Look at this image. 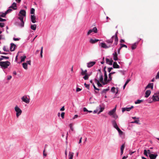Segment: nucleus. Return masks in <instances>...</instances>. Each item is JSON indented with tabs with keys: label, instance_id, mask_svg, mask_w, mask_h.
Wrapping results in <instances>:
<instances>
[{
	"label": "nucleus",
	"instance_id": "obj_1",
	"mask_svg": "<svg viewBox=\"0 0 159 159\" xmlns=\"http://www.w3.org/2000/svg\"><path fill=\"white\" fill-rule=\"evenodd\" d=\"M99 72L98 74V80L100 82L102 83L103 84L105 85L107 84V79L108 78L107 72L105 69L103 70L104 71V79L103 80L102 74L100 71V70H99Z\"/></svg>",
	"mask_w": 159,
	"mask_h": 159
},
{
	"label": "nucleus",
	"instance_id": "obj_2",
	"mask_svg": "<svg viewBox=\"0 0 159 159\" xmlns=\"http://www.w3.org/2000/svg\"><path fill=\"white\" fill-rule=\"evenodd\" d=\"M19 17L18 18L20 20L21 23L19 24V25L21 27H23L24 25V22L23 21L24 17L26 16V12L24 10H21L19 12L18 14Z\"/></svg>",
	"mask_w": 159,
	"mask_h": 159
},
{
	"label": "nucleus",
	"instance_id": "obj_3",
	"mask_svg": "<svg viewBox=\"0 0 159 159\" xmlns=\"http://www.w3.org/2000/svg\"><path fill=\"white\" fill-rule=\"evenodd\" d=\"M14 110L16 112V117L17 118H18L22 113V111L17 105H16L15 107Z\"/></svg>",
	"mask_w": 159,
	"mask_h": 159
},
{
	"label": "nucleus",
	"instance_id": "obj_4",
	"mask_svg": "<svg viewBox=\"0 0 159 159\" xmlns=\"http://www.w3.org/2000/svg\"><path fill=\"white\" fill-rule=\"evenodd\" d=\"M10 63L9 61H2L0 66L3 69H6L10 66Z\"/></svg>",
	"mask_w": 159,
	"mask_h": 159
},
{
	"label": "nucleus",
	"instance_id": "obj_5",
	"mask_svg": "<svg viewBox=\"0 0 159 159\" xmlns=\"http://www.w3.org/2000/svg\"><path fill=\"white\" fill-rule=\"evenodd\" d=\"M21 100L22 102L27 104L29 103L30 102L29 97H28L27 95H24L22 96L21 98Z\"/></svg>",
	"mask_w": 159,
	"mask_h": 159
},
{
	"label": "nucleus",
	"instance_id": "obj_6",
	"mask_svg": "<svg viewBox=\"0 0 159 159\" xmlns=\"http://www.w3.org/2000/svg\"><path fill=\"white\" fill-rule=\"evenodd\" d=\"M98 30L96 27H93V29L89 30L87 34V35H92L93 34V32L96 33L97 32Z\"/></svg>",
	"mask_w": 159,
	"mask_h": 159
},
{
	"label": "nucleus",
	"instance_id": "obj_7",
	"mask_svg": "<svg viewBox=\"0 0 159 159\" xmlns=\"http://www.w3.org/2000/svg\"><path fill=\"white\" fill-rule=\"evenodd\" d=\"M99 46H100L101 48H107L111 46V45H107L105 43H100L99 44Z\"/></svg>",
	"mask_w": 159,
	"mask_h": 159
},
{
	"label": "nucleus",
	"instance_id": "obj_8",
	"mask_svg": "<svg viewBox=\"0 0 159 159\" xmlns=\"http://www.w3.org/2000/svg\"><path fill=\"white\" fill-rule=\"evenodd\" d=\"M133 108L134 106H131L130 107H129L122 108V111L123 112H124L125 111H129Z\"/></svg>",
	"mask_w": 159,
	"mask_h": 159
},
{
	"label": "nucleus",
	"instance_id": "obj_9",
	"mask_svg": "<svg viewBox=\"0 0 159 159\" xmlns=\"http://www.w3.org/2000/svg\"><path fill=\"white\" fill-rule=\"evenodd\" d=\"M152 100L154 102L159 101V97L156 94H154L152 97Z\"/></svg>",
	"mask_w": 159,
	"mask_h": 159
},
{
	"label": "nucleus",
	"instance_id": "obj_10",
	"mask_svg": "<svg viewBox=\"0 0 159 159\" xmlns=\"http://www.w3.org/2000/svg\"><path fill=\"white\" fill-rule=\"evenodd\" d=\"M116 106L112 110L109 111L108 113V115H109L110 116H112L113 115H114L116 112Z\"/></svg>",
	"mask_w": 159,
	"mask_h": 159
},
{
	"label": "nucleus",
	"instance_id": "obj_11",
	"mask_svg": "<svg viewBox=\"0 0 159 159\" xmlns=\"http://www.w3.org/2000/svg\"><path fill=\"white\" fill-rule=\"evenodd\" d=\"M96 62L95 61H90L88 62L87 64V67L88 68H90L93 66L95 64Z\"/></svg>",
	"mask_w": 159,
	"mask_h": 159
},
{
	"label": "nucleus",
	"instance_id": "obj_12",
	"mask_svg": "<svg viewBox=\"0 0 159 159\" xmlns=\"http://www.w3.org/2000/svg\"><path fill=\"white\" fill-rule=\"evenodd\" d=\"M36 16L34 15H31V21L32 23H35L36 22Z\"/></svg>",
	"mask_w": 159,
	"mask_h": 159
},
{
	"label": "nucleus",
	"instance_id": "obj_13",
	"mask_svg": "<svg viewBox=\"0 0 159 159\" xmlns=\"http://www.w3.org/2000/svg\"><path fill=\"white\" fill-rule=\"evenodd\" d=\"M112 124L113 126V127L115 128L117 130L118 129H119L117 125V124L115 120H113L112 121Z\"/></svg>",
	"mask_w": 159,
	"mask_h": 159
},
{
	"label": "nucleus",
	"instance_id": "obj_14",
	"mask_svg": "<svg viewBox=\"0 0 159 159\" xmlns=\"http://www.w3.org/2000/svg\"><path fill=\"white\" fill-rule=\"evenodd\" d=\"M106 63L109 65L112 64L113 61L112 59H109L108 58H106Z\"/></svg>",
	"mask_w": 159,
	"mask_h": 159
},
{
	"label": "nucleus",
	"instance_id": "obj_15",
	"mask_svg": "<svg viewBox=\"0 0 159 159\" xmlns=\"http://www.w3.org/2000/svg\"><path fill=\"white\" fill-rule=\"evenodd\" d=\"M92 73V72H91L89 73H88L87 74L85 75L83 77V78L85 80H88L89 76L91 75Z\"/></svg>",
	"mask_w": 159,
	"mask_h": 159
},
{
	"label": "nucleus",
	"instance_id": "obj_16",
	"mask_svg": "<svg viewBox=\"0 0 159 159\" xmlns=\"http://www.w3.org/2000/svg\"><path fill=\"white\" fill-rule=\"evenodd\" d=\"M74 153L73 152H69L68 154V159H73V158Z\"/></svg>",
	"mask_w": 159,
	"mask_h": 159
},
{
	"label": "nucleus",
	"instance_id": "obj_17",
	"mask_svg": "<svg viewBox=\"0 0 159 159\" xmlns=\"http://www.w3.org/2000/svg\"><path fill=\"white\" fill-rule=\"evenodd\" d=\"M16 46L13 43H11V47H10V50L12 52L15 49L16 47Z\"/></svg>",
	"mask_w": 159,
	"mask_h": 159
},
{
	"label": "nucleus",
	"instance_id": "obj_18",
	"mask_svg": "<svg viewBox=\"0 0 159 159\" xmlns=\"http://www.w3.org/2000/svg\"><path fill=\"white\" fill-rule=\"evenodd\" d=\"M157 156V154H150L149 155L150 159H156Z\"/></svg>",
	"mask_w": 159,
	"mask_h": 159
},
{
	"label": "nucleus",
	"instance_id": "obj_19",
	"mask_svg": "<svg viewBox=\"0 0 159 159\" xmlns=\"http://www.w3.org/2000/svg\"><path fill=\"white\" fill-rule=\"evenodd\" d=\"M99 40V39H90L89 42L93 44L98 42Z\"/></svg>",
	"mask_w": 159,
	"mask_h": 159
},
{
	"label": "nucleus",
	"instance_id": "obj_20",
	"mask_svg": "<svg viewBox=\"0 0 159 159\" xmlns=\"http://www.w3.org/2000/svg\"><path fill=\"white\" fill-rule=\"evenodd\" d=\"M112 55L113 56V59L115 61H117L118 60L117 54V52H114V53H113Z\"/></svg>",
	"mask_w": 159,
	"mask_h": 159
},
{
	"label": "nucleus",
	"instance_id": "obj_21",
	"mask_svg": "<svg viewBox=\"0 0 159 159\" xmlns=\"http://www.w3.org/2000/svg\"><path fill=\"white\" fill-rule=\"evenodd\" d=\"M151 91L150 90H147L146 91L145 97L146 98H148L150 95Z\"/></svg>",
	"mask_w": 159,
	"mask_h": 159
},
{
	"label": "nucleus",
	"instance_id": "obj_22",
	"mask_svg": "<svg viewBox=\"0 0 159 159\" xmlns=\"http://www.w3.org/2000/svg\"><path fill=\"white\" fill-rule=\"evenodd\" d=\"M10 8H12L13 10H15L17 9L16 4L15 2H13Z\"/></svg>",
	"mask_w": 159,
	"mask_h": 159
},
{
	"label": "nucleus",
	"instance_id": "obj_23",
	"mask_svg": "<svg viewBox=\"0 0 159 159\" xmlns=\"http://www.w3.org/2000/svg\"><path fill=\"white\" fill-rule=\"evenodd\" d=\"M113 67L114 68H119L120 66L118 65L116 62H114L113 65Z\"/></svg>",
	"mask_w": 159,
	"mask_h": 159
},
{
	"label": "nucleus",
	"instance_id": "obj_24",
	"mask_svg": "<svg viewBox=\"0 0 159 159\" xmlns=\"http://www.w3.org/2000/svg\"><path fill=\"white\" fill-rule=\"evenodd\" d=\"M117 32L116 33L115 35L113 36L112 37V38L113 39L114 38L115 39V42H118V38L117 34Z\"/></svg>",
	"mask_w": 159,
	"mask_h": 159
},
{
	"label": "nucleus",
	"instance_id": "obj_25",
	"mask_svg": "<svg viewBox=\"0 0 159 159\" xmlns=\"http://www.w3.org/2000/svg\"><path fill=\"white\" fill-rule=\"evenodd\" d=\"M117 130L120 136L122 137L123 135V132L119 128Z\"/></svg>",
	"mask_w": 159,
	"mask_h": 159
},
{
	"label": "nucleus",
	"instance_id": "obj_26",
	"mask_svg": "<svg viewBox=\"0 0 159 159\" xmlns=\"http://www.w3.org/2000/svg\"><path fill=\"white\" fill-rule=\"evenodd\" d=\"M153 84L152 83H151L148 84V85L146 87V89L151 88L152 89L153 88Z\"/></svg>",
	"mask_w": 159,
	"mask_h": 159
},
{
	"label": "nucleus",
	"instance_id": "obj_27",
	"mask_svg": "<svg viewBox=\"0 0 159 159\" xmlns=\"http://www.w3.org/2000/svg\"><path fill=\"white\" fill-rule=\"evenodd\" d=\"M106 42L110 44V45H111V44L113 42V39L111 38L110 39L107 40L106 41Z\"/></svg>",
	"mask_w": 159,
	"mask_h": 159
},
{
	"label": "nucleus",
	"instance_id": "obj_28",
	"mask_svg": "<svg viewBox=\"0 0 159 159\" xmlns=\"http://www.w3.org/2000/svg\"><path fill=\"white\" fill-rule=\"evenodd\" d=\"M81 74L82 75H84L85 74H87L88 73H87V70H84L82 69H81Z\"/></svg>",
	"mask_w": 159,
	"mask_h": 159
},
{
	"label": "nucleus",
	"instance_id": "obj_29",
	"mask_svg": "<svg viewBox=\"0 0 159 159\" xmlns=\"http://www.w3.org/2000/svg\"><path fill=\"white\" fill-rule=\"evenodd\" d=\"M36 27H37V26H36V25L34 24L33 25H31L30 28L32 30H35L36 29Z\"/></svg>",
	"mask_w": 159,
	"mask_h": 159
},
{
	"label": "nucleus",
	"instance_id": "obj_30",
	"mask_svg": "<svg viewBox=\"0 0 159 159\" xmlns=\"http://www.w3.org/2000/svg\"><path fill=\"white\" fill-rule=\"evenodd\" d=\"M23 67L25 69L27 70L28 69L27 63L25 62L23 63L22 64Z\"/></svg>",
	"mask_w": 159,
	"mask_h": 159
},
{
	"label": "nucleus",
	"instance_id": "obj_31",
	"mask_svg": "<svg viewBox=\"0 0 159 159\" xmlns=\"http://www.w3.org/2000/svg\"><path fill=\"white\" fill-rule=\"evenodd\" d=\"M109 76V78L108 79H107V83L108 82H109L110 81H111L112 80V77L111 76V74H109L108 75Z\"/></svg>",
	"mask_w": 159,
	"mask_h": 159
},
{
	"label": "nucleus",
	"instance_id": "obj_32",
	"mask_svg": "<svg viewBox=\"0 0 159 159\" xmlns=\"http://www.w3.org/2000/svg\"><path fill=\"white\" fill-rule=\"evenodd\" d=\"M26 58V56L25 55H24L23 56L21 57H20L21 62L24 61Z\"/></svg>",
	"mask_w": 159,
	"mask_h": 159
},
{
	"label": "nucleus",
	"instance_id": "obj_33",
	"mask_svg": "<svg viewBox=\"0 0 159 159\" xmlns=\"http://www.w3.org/2000/svg\"><path fill=\"white\" fill-rule=\"evenodd\" d=\"M137 120L133 121H132V122H131V123H136V124H139V118H137Z\"/></svg>",
	"mask_w": 159,
	"mask_h": 159
},
{
	"label": "nucleus",
	"instance_id": "obj_34",
	"mask_svg": "<svg viewBox=\"0 0 159 159\" xmlns=\"http://www.w3.org/2000/svg\"><path fill=\"white\" fill-rule=\"evenodd\" d=\"M143 101V100H138L136 101L135 102V103L136 104H139L140 103L142 102Z\"/></svg>",
	"mask_w": 159,
	"mask_h": 159
},
{
	"label": "nucleus",
	"instance_id": "obj_35",
	"mask_svg": "<svg viewBox=\"0 0 159 159\" xmlns=\"http://www.w3.org/2000/svg\"><path fill=\"white\" fill-rule=\"evenodd\" d=\"M3 49L4 51L9 52V50L8 48L4 46L3 47Z\"/></svg>",
	"mask_w": 159,
	"mask_h": 159
},
{
	"label": "nucleus",
	"instance_id": "obj_36",
	"mask_svg": "<svg viewBox=\"0 0 159 159\" xmlns=\"http://www.w3.org/2000/svg\"><path fill=\"white\" fill-rule=\"evenodd\" d=\"M69 126L70 127V129L72 131L74 130V128L73 127V125L72 123H70L69 124Z\"/></svg>",
	"mask_w": 159,
	"mask_h": 159
},
{
	"label": "nucleus",
	"instance_id": "obj_37",
	"mask_svg": "<svg viewBox=\"0 0 159 159\" xmlns=\"http://www.w3.org/2000/svg\"><path fill=\"white\" fill-rule=\"evenodd\" d=\"M136 48V43H134L133 44L132 46V49L133 50L134 49H135Z\"/></svg>",
	"mask_w": 159,
	"mask_h": 159
},
{
	"label": "nucleus",
	"instance_id": "obj_38",
	"mask_svg": "<svg viewBox=\"0 0 159 159\" xmlns=\"http://www.w3.org/2000/svg\"><path fill=\"white\" fill-rule=\"evenodd\" d=\"M1 58V60H2L4 58L6 59H8L9 58V57H6L5 56H1V58Z\"/></svg>",
	"mask_w": 159,
	"mask_h": 159
},
{
	"label": "nucleus",
	"instance_id": "obj_39",
	"mask_svg": "<svg viewBox=\"0 0 159 159\" xmlns=\"http://www.w3.org/2000/svg\"><path fill=\"white\" fill-rule=\"evenodd\" d=\"M84 85L89 90V84H87L86 83H85L84 84Z\"/></svg>",
	"mask_w": 159,
	"mask_h": 159
},
{
	"label": "nucleus",
	"instance_id": "obj_40",
	"mask_svg": "<svg viewBox=\"0 0 159 159\" xmlns=\"http://www.w3.org/2000/svg\"><path fill=\"white\" fill-rule=\"evenodd\" d=\"M6 14H7V13H6V12H5L4 13H2L0 14V16L2 17H5Z\"/></svg>",
	"mask_w": 159,
	"mask_h": 159
},
{
	"label": "nucleus",
	"instance_id": "obj_41",
	"mask_svg": "<svg viewBox=\"0 0 159 159\" xmlns=\"http://www.w3.org/2000/svg\"><path fill=\"white\" fill-rule=\"evenodd\" d=\"M115 88L114 87H113L111 89V91L112 92L115 93H117V92H115Z\"/></svg>",
	"mask_w": 159,
	"mask_h": 159
},
{
	"label": "nucleus",
	"instance_id": "obj_42",
	"mask_svg": "<svg viewBox=\"0 0 159 159\" xmlns=\"http://www.w3.org/2000/svg\"><path fill=\"white\" fill-rule=\"evenodd\" d=\"M35 11V9L33 8H32L30 10V13L31 14H34Z\"/></svg>",
	"mask_w": 159,
	"mask_h": 159
},
{
	"label": "nucleus",
	"instance_id": "obj_43",
	"mask_svg": "<svg viewBox=\"0 0 159 159\" xmlns=\"http://www.w3.org/2000/svg\"><path fill=\"white\" fill-rule=\"evenodd\" d=\"M11 8H10L8 9L6 12L7 14L8 13L10 12L11 11H12V9H11Z\"/></svg>",
	"mask_w": 159,
	"mask_h": 159
},
{
	"label": "nucleus",
	"instance_id": "obj_44",
	"mask_svg": "<svg viewBox=\"0 0 159 159\" xmlns=\"http://www.w3.org/2000/svg\"><path fill=\"white\" fill-rule=\"evenodd\" d=\"M120 48H122L123 47H125V48H127V46L125 45V44H120Z\"/></svg>",
	"mask_w": 159,
	"mask_h": 159
},
{
	"label": "nucleus",
	"instance_id": "obj_45",
	"mask_svg": "<svg viewBox=\"0 0 159 159\" xmlns=\"http://www.w3.org/2000/svg\"><path fill=\"white\" fill-rule=\"evenodd\" d=\"M100 81H99L98 80L97 82V84L98 86L99 87H101L102 86V85L101 84H100Z\"/></svg>",
	"mask_w": 159,
	"mask_h": 159
},
{
	"label": "nucleus",
	"instance_id": "obj_46",
	"mask_svg": "<svg viewBox=\"0 0 159 159\" xmlns=\"http://www.w3.org/2000/svg\"><path fill=\"white\" fill-rule=\"evenodd\" d=\"M144 154L147 157H148V152H147V151L146 150H144Z\"/></svg>",
	"mask_w": 159,
	"mask_h": 159
},
{
	"label": "nucleus",
	"instance_id": "obj_47",
	"mask_svg": "<svg viewBox=\"0 0 159 159\" xmlns=\"http://www.w3.org/2000/svg\"><path fill=\"white\" fill-rule=\"evenodd\" d=\"M112 116L116 119H117L118 117L117 115L115 113L112 115Z\"/></svg>",
	"mask_w": 159,
	"mask_h": 159
},
{
	"label": "nucleus",
	"instance_id": "obj_48",
	"mask_svg": "<svg viewBox=\"0 0 159 159\" xmlns=\"http://www.w3.org/2000/svg\"><path fill=\"white\" fill-rule=\"evenodd\" d=\"M65 113L64 112H62L61 114V116L62 119H64V115H65Z\"/></svg>",
	"mask_w": 159,
	"mask_h": 159
},
{
	"label": "nucleus",
	"instance_id": "obj_49",
	"mask_svg": "<svg viewBox=\"0 0 159 159\" xmlns=\"http://www.w3.org/2000/svg\"><path fill=\"white\" fill-rule=\"evenodd\" d=\"M109 90V89H104L102 91V93H106L107 91H108Z\"/></svg>",
	"mask_w": 159,
	"mask_h": 159
},
{
	"label": "nucleus",
	"instance_id": "obj_50",
	"mask_svg": "<svg viewBox=\"0 0 159 159\" xmlns=\"http://www.w3.org/2000/svg\"><path fill=\"white\" fill-rule=\"evenodd\" d=\"M125 147V144H123L121 147L120 150H123L124 149Z\"/></svg>",
	"mask_w": 159,
	"mask_h": 159
},
{
	"label": "nucleus",
	"instance_id": "obj_51",
	"mask_svg": "<svg viewBox=\"0 0 159 159\" xmlns=\"http://www.w3.org/2000/svg\"><path fill=\"white\" fill-rule=\"evenodd\" d=\"M78 117V115H74V117L72 118V120H73L76 118H77Z\"/></svg>",
	"mask_w": 159,
	"mask_h": 159
},
{
	"label": "nucleus",
	"instance_id": "obj_52",
	"mask_svg": "<svg viewBox=\"0 0 159 159\" xmlns=\"http://www.w3.org/2000/svg\"><path fill=\"white\" fill-rule=\"evenodd\" d=\"M155 78H156V79H159V71L157 72V75L156 76Z\"/></svg>",
	"mask_w": 159,
	"mask_h": 159
},
{
	"label": "nucleus",
	"instance_id": "obj_53",
	"mask_svg": "<svg viewBox=\"0 0 159 159\" xmlns=\"http://www.w3.org/2000/svg\"><path fill=\"white\" fill-rule=\"evenodd\" d=\"M4 26V24L3 22H0V26L1 27H3Z\"/></svg>",
	"mask_w": 159,
	"mask_h": 159
},
{
	"label": "nucleus",
	"instance_id": "obj_54",
	"mask_svg": "<svg viewBox=\"0 0 159 159\" xmlns=\"http://www.w3.org/2000/svg\"><path fill=\"white\" fill-rule=\"evenodd\" d=\"M81 90H82V89L80 88H77L76 89V92H79L81 91Z\"/></svg>",
	"mask_w": 159,
	"mask_h": 159
},
{
	"label": "nucleus",
	"instance_id": "obj_55",
	"mask_svg": "<svg viewBox=\"0 0 159 159\" xmlns=\"http://www.w3.org/2000/svg\"><path fill=\"white\" fill-rule=\"evenodd\" d=\"M4 39V35H0V39Z\"/></svg>",
	"mask_w": 159,
	"mask_h": 159
},
{
	"label": "nucleus",
	"instance_id": "obj_56",
	"mask_svg": "<svg viewBox=\"0 0 159 159\" xmlns=\"http://www.w3.org/2000/svg\"><path fill=\"white\" fill-rule=\"evenodd\" d=\"M20 39V38H13V40L14 41H18Z\"/></svg>",
	"mask_w": 159,
	"mask_h": 159
},
{
	"label": "nucleus",
	"instance_id": "obj_57",
	"mask_svg": "<svg viewBox=\"0 0 159 159\" xmlns=\"http://www.w3.org/2000/svg\"><path fill=\"white\" fill-rule=\"evenodd\" d=\"M6 20V19H3L2 18H1V17H0V22H3L4 21Z\"/></svg>",
	"mask_w": 159,
	"mask_h": 159
},
{
	"label": "nucleus",
	"instance_id": "obj_58",
	"mask_svg": "<svg viewBox=\"0 0 159 159\" xmlns=\"http://www.w3.org/2000/svg\"><path fill=\"white\" fill-rule=\"evenodd\" d=\"M112 69V67L108 68V72H110Z\"/></svg>",
	"mask_w": 159,
	"mask_h": 159
},
{
	"label": "nucleus",
	"instance_id": "obj_59",
	"mask_svg": "<svg viewBox=\"0 0 159 159\" xmlns=\"http://www.w3.org/2000/svg\"><path fill=\"white\" fill-rule=\"evenodd\" d=\"M130 81V80L129 79H127V80L126 81L125 84H127L129 82V81Z\"/></svg>",
	"mask_w": 159,
	"mask_h": 159
},
{
	"label": "nucleus",
	"instance_id": "obj_60",
	"mask_svg": "<svg viewBox=\"0 0 159 159\" xmlns=\"http://www.w3.org/2000/svg\"><path fill=\"white\" fill-rule=\"evenodd\" d=\"M83 111L84 112L87 111L88 112V110L86 109V107H84L83 108Z\"/></svg>",
	"mask_w": 159,
	"mask_h": 159
},
{
	"label": "nucleus",
	"instance_id": "obj_61",
	"mask_svg": "<svg viewBox=\"0 0 159 159\" xmlns=\"http://www.w3.org/2000/svg\"><path fill=\"white\" fill-rule=\"evenodd\" d=\"M12 78V76L11 75L8 76L7 78V80H10Z\"/></svg>",
	"mask_w": 159,
	"mask_h": 159
},
{
	"label": "nucleus",
	"instance_id": "obj_62",
	"mask_svg": "<svg viewBox=\"0 0 159 159\" xmlns=\"http://www.w3.org/2000/svg\"><path fill=\"white\" fill-rule=\"evenodd\" d=\"M26 63H27V65L29 64V65H31V61H27Z\"/></svg>",
	"mask_w": 159,
	"mask_h": 159
},
{
	"label": "nucleus",
	"instance_id": "obj_63",
	"mask_svg": "<svg viewBox=\"0 0 159 159\" xmlns=\"http://www.w3.org/2000/svg\"><path fill=\"white\" fill-rule=\"evenodd\" d=\"M65 110L64 107L63 106L61 109L60 110L61 111H64Z\"/></svg>",
	"mask_w": 159,
	"mask_h": 159
},
{
	"label": "nucleus",
	"instance_id": "obj_64",
	"mask_svg": "<svg viewBox=\"0 0 159 159\" xmlns=\"http://www.w3.org/2000/svg\"><path fill=\"white\" fill-rule=\"evenodd\" d=\"M135 152V151H134V152H129V154H130V155H132V154L133 153H134Z\"/></svg>",
	"mask_w": 159,
	"mask_h": 159
}]
</instances>
